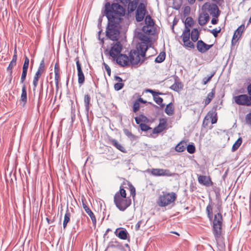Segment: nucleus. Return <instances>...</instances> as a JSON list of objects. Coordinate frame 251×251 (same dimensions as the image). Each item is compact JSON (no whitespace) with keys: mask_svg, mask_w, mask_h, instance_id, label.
Listing matches in <instances>:
<instances>
[{"mask_svg":"<svg viewBox=\"0 0 251 251\" xmlns=\"http://www.w3.org/2000/svg\"><path fill=\"white\" fill-rule=\"evenodd\" d=\"M115 60L118 64L123 67L128 65L130 63L129 57L126 54H120Z\"/></svg>","mask_w":251,"mask_h":251,"instance_id":"obj_13","label":"nucleus"},{"mask_svg":"<svg viewBox=\"0 0 251 251\" xmlns=\"http://www.w3.org/2000/svg\"><path fill=\"white\" fill-rule=\"evenodd\" d=\"M21 101L25 104L27 101V93L25 84H24L22 89V94L21 96Z\"/></svg>","mask_w":251,"mask_h":251,"instance_id":"obj_25","label":"nucleus"},{"mask_svg":"<svg viewBox=\"0 0 251 251\" xmlns=\"http://www.w3.org/2000/svg\"><path fill=\"white\" fill-rule=\"evenodd\" d=\"M116 42L111 44V46L109 50L110 56L114 60L116 58L120 55L122 49V45L120 42L115 41Z\"/></svg>","mask_w":251,"mask_h":251,"instance_id":"obj_7","label":"nucleus"},{"mask_svg":"<svg viewBox=\"0 0 251 251\" xmlns=\"http://www.w3.org/2000/svg\"><path fill=\"white\" fill-rule=\"evenodd\" d=\"M222 222V214L220 213L215 214L213 222V232L217 241L220 240L221 237Z\"/></svg>","mask_w":251,"mask_h":251,"instance_id":"obj_5","label":"nucleus"},{"mask_svg":"<svg viewBox=\"0 0 251 251\" xmlns=\"http://www.w3.org/2000/svg\"><path fill=\"white\" fill-rule=\"evenodd\" d=\"M176 199L175 193H166L160 196L157 203L160 206H166L174 202Z\"/></svg>","mask_w":251,"mask_h":251,"instance_id":"obj_6","label":"nucleus"},{"mask_svg":"<svg viewBox=\"0 0 251 251\" xmlns=\"http://www.w3.org/2000/svg\"><path fill=\"white\" fill-rule=\"evenodd\" d=\"M194 23V21L193 19L191 17H187L185 21V28H190L191 27Z\"/></svg>","mask_w":251,"mask_h":251,"instance_id":"obj_37","label":"nucleus"},{"mask_svg":"<svg viewBox=\"0 0 251 251\" xmlns=\"http://www.w3.org/2000/svg\"><path fill=\"white\" fill-rule=\"evenodd\" d=\"M16 63L11 61L10 64H9L8 67H7V71H10V73H12V70L14 66L16 65Z\"/></svg>","mask_w":251,"mask_h":251,"instance_id":"obj_52","label":"nucleus"},{"mask_svg":"<svg viewBox=\"0 0 251 251\" xmlns=\"http://www.w3.org/2000/svg\"><path fill=\"white\" fill-rule=\"evenodd\" d=\"M75 60H76V68H77V73L78 72H82V70L81 69V65H80V64L79 63L78 59L77 58H76L75 59Z\"/></svg>","mask_w":251,"mask_h":251,"instance_id":"obj_51","label":"nucleus"},{"mask_svg":"<svg viewBox=\"0 0 251 251\" xmlns=\"http://www.w3.org/2000/svg\"><path fill=\"white\" fill-rule=\"evenodd\" d=\"M135 120L136 121V123L137 124H140L141 123V122L142 121V120L141 119V117H136L135 118Z\"/></svg>","mask_w":251,"mask_h":251,"instance_id":"obj_59","label":"nucleus"},{"mask_svg":"<svg viewBox=\"0 0 251 251\" xmlns=\"http://www.w3.org/2000/svg\"><path fill=\"white\" fill-rule=\"evenodd\" d=\"M206 212L207 213L208 218L211 219L212 216V206L211 205L209 204L207 206Z\"/></svg>","mask_w":251,"mask_h":251,"instance_id":"obj_41","label":"nucleus"},{"mask_svg":"<svg viewBox=\"0 0 251 251\" xmlns=\"http://www.w3.org/2000/svg\"><path fill=\"white\" fill-rule=\"evenodd\" d=\"M165 53L164 52L160 53L155 58V61L157 63H161L165 59Z\"/></svg>","mask_w":251,"mask_h":251,"instance_id":"obj_39","label":"nucleus"},{"mask_svg":"<svg viewBox=\"0 0 251 251\" xmlns=\"http://www.w3.org/2000/svg\"><path fill=\"white\" fill-rule=\"evenodd\" d=\"M103 65L104 66V68L106 70L108 75H110V74H111V69H110L109 66L105 63H103Z\"/></svg>","mask_w":251,"mask_h":251,"instance_id":"obj_54","label":"nucleus"},{"mask_svg":"<svg viewBox=\"0 0 251 251\" xmlns=\"http://www.w3.org/2000/svg\"><path fill=\"white\" fill-rule=\"evenodd\" d=\"M141 222L139 221L137 223V224L135 226V228L136 230H138L140 228V224H141Z\"/></svg>","mask_w":251,"mask_h":251,"instance_id":"obj_62","label":"nucleus"},{"mask_svg":"<svg viewBox=\"0 0 251 251\" xmlns=\"http://www.w3.org/2000/svg\"><path fill=\"white\" fill-rule=\"evenodd\" d=\"M17 58V54H16V50L15 49L14 50V54L13 56V58H12V60L11 61L16 63Z\"/></svg>","mask_w":251,"mask_h":251,"instance_id":"obj_55","label":"nucleus"},{"mask_svg":"<svg viewBox=\"0 0 251 251\" xmlns=\"http://www.w3.org/2000/svg\"><path fill=\"white\" fill-rule=\"evenodd\" d=\"M213 45H207L202 40H199L197 44V48L198 51L201 53H204L209 50Z\"/></svg>","mask_w":251,"mask_h":251,"instance_id":"obj_14","label":"nucleus"},{"mask_svg":"<svg viewBox=\"0 0 251 251\" xmlns=\"http://www.w3.org/2000/svg\"><path fill=\"white\" fill-rule=\"evenodd\" d=\"M115 79L119 82H121L122 81V79L120 77L118 76H115Z\"/></svg>","mask_w":251,"mask_h":251,"instance_id":"obj_63","label":"nucleus"},{"mask_svg":"<svg viewBox=\"0 0 251 251\" xmlns=\"http://www.w3.org/2000/svg\"><path fill=\"white\" fill-rule=\"evenodd\" d=\"M244 28V26H239L234 32L233 38H232V42H236L240 38L241 36V33L243 32V29Z\"/></svg>","mask_w":251,"mask_h":251,"instance_id":"obj_19","label":"nucleus"},{"mask_svg":"<svg viewBox=\"0 0 251 251\" xmlns=\"http://www.w3.org/2000/svg\"><path fill=\"white\" fill-rule=\"evenodd\" d=\"M183 42L184 43V45L185 47L190 48H194V45L193 43L190 41V39L186 40V41L183 40Z\"/></svg>","mask_w":251,"mask_h":251,"instance_id":"obj_43","label":"nucleus"},{"mask_svg":"<svg viewBox=\"0 0 251 251\" xmlns=\"http://www.w3.org/2000/svg\"><path fill=\"white\" fill-rule=\"evenodd\" d=\"M138 0H129L127 3L128 10L130 12L134 11L137 8Z\"/></svg>","mask_w":251,"mask_h":251,"instance_id":"obj_23","label":"nucleus"},{"mask_svg":"<svg viewBox=\"0 0 251 251\" xmlns=\"http://www.w3.org/2000/svg\"><path fill=\"white\" fill-rule=\"evenodd\" d=\"M120 22L108 21L106 36L111 40L117 41L120 34Z\"/></svg>","mask_w":251,"mask_h":251,"instance_id":"obj_4","label":"nucleus"},{"mask_svg":"<svg viewBox=\"0 0 251 251\" xmlns=\"http://www.w3.org/2000/svg\"><path fill=\"white\" fill-rule=\"evenodd\" d=\"M107 248H116L122 250L123 249V247L118 241L116 240H112L108 244Z\"/></svg>","mask_w":251,"mask_h":251,"instance_id":"obj_21","label":"nucleus"},{"mask_svg":"<svg viewBox=\"0 0 251 251\" xmlns=\"http://www.w3.org/2000/svg\"><path fill=\"white\" fill-rule=\"evenodd\" d=\"M124 86V84L121 82L116 83L114 85V88L116 90L118 91L121 90Z\"/></svg>","mask_w":251,"mask_h":251,"instance_id":"obj_50","label":"nucleus"},{"mask_svg":"<svg viewBox=\"0 0 251 251\" xmlns=\"http://www.w3.org/2000/svg\"><path fill=\"white\" fill-rule=\"evenodd\" d=\"M209 20V16L208 13H203L200 15L199 17V23L201 25H205Z\"/></svg>","mask_w":251,"mask_h":251,"instance_id":"obj_18","label":"nucleus"},{"mask_svg":"<svg viewBox=\"0 0 251 251\" xmlns=\"http://www.w3.org/2000/svg\"><path fill=\"white\" fill-rule=\"evenodd\" d=\"M27 69H23V72L21 78V83H23L25 79L26 76L27 75Z\"/></svg>","mask_w":251,"mask_h":251,"instance_id":"obj_45","label":"nucleus"},{"mask_svg":"<svg viewBox=\"0 0 251 251\" xmlns=\"http://www.w3.org/2000/svg\"><path fill=\"white\" fill-rule=\"evenodd\" d=\"M187 146L186 142L181 141L178 143L176 147V151L177 152H182L185 150Z\"/></svg>","mask_w":251,"mask_h":251,"instance_id":"obj_26","label":"nucleus"},{"mask_svg":"<svg viewBox=\"0 0 251 251\" xmlns=\"http://www.w3.org/2000/svg\"><path fill=\"white\" fill-rule=\"evenodd\" d=\"M221 28L219 27L212 30H209L210 33H211L215 37H217L218 34L220 32Z\"/></svg>","mask_w":251,"mask_h":251,"instance_id":"obj_44","label":"nucleus"},{"mask_svg":"<svg viewBox=\"0 0 251 251\" xmlns=\"http://www.w3.org/2000/svg\"><path fill=\"white\" fill-rule=\"evenodd\" d=\"M188 0V2H189V3H190V4H193L195 1V0Z\"/></svg>","mask_w":251,"mask_h":251,"instance_id":"obj_64","label":"nucleus"},{"mask_svg":"<svg viewBox=\"0 0 251 251\" xmlns=\"http://www.w3.org/2000/svg\"><path fill=\"white\" fill-rule=\"evenodd\" d=\"M78 82L79 84L82 85L84 83L85 81V76L83 73V72H78Z\"/></svg>","mask_w":251,"mask_h":251,"instance_id":"obj_38","label":"nucleus"},{"mask_svg":"<svg viewBox=\"0 0 251 251\" xmlns=\"http://www.w3.org/2000/svg\"><path fill=\"white\" fill-rule=\"evenodd\" d=\"M146 92H150L152 94L153 97V99H154V100L155 101V102L159 104V105H160L161 106H164V104H162V102H163V99L161 98V97H159L158 96L159 95H161V93H158V92H156L154 91H153V90H151V89H147L146 90Z\"/></svg>","mask_w":251,"mask_h":251,"instance_id":"obj_15","label":"nucleus"},{"mask_svg":"<svg viewBox=\"0 0 251 251\" xmlns=\"http://www.w3.org/2000/svg\"><path fill=\"white\" fill-rule=\"evenodd\" d=\"M146 12V6L143 3H140L137 8L136 13V19L138 22L142 21L145 16Z\"/></svg>","mask_w":251,"mask_h":251,"instance_id":"obj_12","label":"nucleus"},{"mask_svg":"<svg viewBox=\"0 0 251 251\" xmlns=\"http://www.w3.org/2000/svg\"><path fill=\"white\" fill-rule=\"evenodd\" d=\"M54 79L55 82L56 86L57 87L59 84V81L60 79V75L59 72V69L57 65L56 64L54 66Z\"/></svg>","mask_w":251,"mask_h":251,"instance_id":"obj_31","label":"nucleus"},{"mask_svg":"<svg viewBox=\"0 0 251 251\" xmlns=\"http://www.w3.org/2000/svg\"><path fill=\"white\" fill-rule=\"evenodd\" d=\"M234 102L238 105L247 106H251V97L246 94H242L233 98Z\"/></svg>","mask_w":251,"mask_h":251,"instance_id":"obj_8","label":"nucleus"},{"mask_svg":"<svg viewBox=\"0 0 251 251\" xmlns=\"http://www.w3.org/2000/svg\"><path fill=\"white\" fill-rule=\"evenodd\" d=\"M165 128V122H160L157 126L153 130V133H159L162 132Z\"/></svg>","mask_w":251,"mask_h":251,"instance_id":"obj_27","label":"nucleus"},{"mask_svg":"<svg viewBox=\"0 0 251 251\" xmlns=\"http://www.w3.org/2000/svg\"><path fill=\"white\" fill-rule=\"evenodd\" d=\"M182 84L179 82H176L171 86V89L176 92L179 91L182 88Z\"/></svg>","mask_w":251,"mask_h":251,"instance_id":"obj_35","label":"nucleus"},{"mask_svg":"<svg viewBox=\"0 0 251 251\" xmlns=\"http://www.w3.org/2000/svg\"><path fill=\"white\" fill-rule=\"evenodd\" d=\"M215 95V90L212 89L211 92L208 94L206 99L204 100L205 105L208 104L213 99Z\"/></svg>","mask_w":251,"mask_h":251,"instance_id":"obj_32","label":"nucleus"},{"mask_svg":"<svg viewBox=\"0 0 251 251\" xmlns=\"http://www.w3.org/2000/svg\"><path fill=\"white\" fill-rule=\"evenodd\" d=\"M187 147V151L190 153H193L195 151V147L193 145H189Z\"/></svg>","mask_w":251,"mask_h":251,"instance_id":"obj_46","label":"nucleus"},{"mask_svg":"<svg viewBox=\"0 0 251 251\" xmlns=\"http://www.w3.org/2000/svg\"><path fill=\"white\" fill-rule=\"evenodd\" d=\"M216 115L217 113L215 111H210L206 116L205 118H207V119H210L211 120V123L214 124L217 121Z\"/></svg>","mask_w":251,"mask_h":251,"instance_id":"obj_22","label":"nucleus"},{"mask_svg":"<svg viewBox=\"0 0 251 251\" xmlns=\"http://www.w3.org/2000/svg\"><path fill=\"white\" fill-rule=\"evenodd\" d=\"M144 41L139 43L135 50L130 51L129 62L131 65H137L144 61L146 52L148 48L147 43L149 42V39L148 37H146Z\"/></svg>","mask_w":251,"mask_h":251,"instance_id":"obj_1","label":"nucleus"},{"mask_svg":"<svg viewBox=\"0 0 251 251\" xmlns=\"http://www.w3.org/2000/svg\"><path fill=\"white\" fill-rule=\"evenodd\" d=\"M190 28H185V29L183 30L182 35L183 41H186V40L190 39Z\"/></svg>","mask_w":251,"mask_h":251,"instance_id":"obj_36","label":"nucleus"},{"mask_svg":"<svg viewBox=\"0 0 251 251\" xmlns=\"http://www.w3.org/2000/svg\"><path fill=\"white\" fill-rule=\"evenodd\" d=\"M29 59L27 56L25 57V62L23 65V69H28L29 65Z\"/></svg>","mask_w":251,"mask_h":251,"instance_id":"obj_49","label":"nucleus"},{"mask_svg":"<svg viewBox=\"0 0 251 251\" xmlns=\"http://www.w3.org/2000/svg\"><path fill=\"white\" fill-rule=\"evenodd\" d=\"M90 100H91L90 96L88 94L85 95L84 98V104H85V110H86L87 113H88L89 111Z\"/></svg>","mask_w":251,"mask_h":251,"instance_id":"obj_29","label":"nucleus"},{"mask_svg":"<svg viewBox=\"0 0 251 251\" xmlns=\"http://www.w3.org/2000/svg\"><path fill=\"white\" fill-rule=\"evenodd\" d=\"M70 217H71V213L69 212L68 209L67 208V210L66 212V213L64 216V219L63 221V228H65L67 224L69 223L70 220Z\"/></svg>","mask_w":251,"mask_h":251,"instance_id":"obj_33","label":"nucleus"},{"mask_svg":"<svg viewBox=\"0 0 251 251\" xmlns=\"http://www.w3.org/2000/svg\"><path fill=\"white\" fill-rule=\"evenodd\" d=\"M217 22H218V20L215 18H212V19L211 20V23L213 25L217 24Z\"/></svg>","mask_w":251,"mask_h":251,"instance_id":"obj_61","label":"nucleus"},{"mask_svg":"<svg viewBox=\"0 0 251 251\" xmlns=\"http://www.w3.org/2000/svg\"><path fill=\"white\" fill-rule=\"evenodd\" d=\"M165 111V113L169 116L173 114L174 110L172 103H170L167 105Z\"/></svg>","mask_w":251,"mask_h":251,"instance_id":"obj_34","label":"nucleus"},{"mask_svg":"<svg viewBox=\"0 0 251 251\" xmlns=\"http://www.w3.org/2000/svg\"><path fill=\"white\" fill-rule=\"evenodd\" d=\"M130 191H131L132 196L134 197L135 195V189L134 187H132L130 188Z\"/></svg>","mask_w":251,"mask_h":251,"instance_id":"obj_58","label":"nucleus"},{"mask_svg":"<svg viewBox=\"0 0 251 251\" xmlns=\"http://www.w3.org/2000/svg\"><path fill=\"white\" fill-rule=\"evenodd\" d=\"M145 23L147 25V26H144L143 28V30L145 31L146 30V28H148L149 26H153L154 25V23L153 22L152 19L151 17L150 16L148 15L145 18Z\"/></svg>","mask_w":251,"mask_h":251,"instance_id":"obj_28","label":"nucleus"},{"mask_svg":"<svg viewBox=\"0 0 251 251\" xmlns=\"http://www.w3.org/2000/svg\"><path fill=\"white\" fill-rule=\"evenodd\" d=\"M139 107H140L139 103L137 102H135L134 103L133 106V109L134 112H136V111H137L139 109Z\"/></svg>","mask_w":251,"mask_h":251,"instance_id":"obj_53","label":"nucleus"},{"mask_svg":"<svg viewBox=\"0 0 251 251\" xmlns=\"http://www.w3.org/2000/svg\"><path fill=\"white\" fill-rule=\"evenodd\" d=\"M150 172L152 175L156 176H172L175 175L169 170L163 169H151Z\"/></svg>","mask_w":251,"mask_h":251,"instance_id":"obj_10","label":"nucleus"},{"mask_svg":"<svg viewBox=\"0 0 251 251\" xmlns=\"http://www.w3.org/2000/svg\"><path fill=\"white\" fill-rule=\"evenodd\" d=\"M215 73H213L210 75L208 76V77H204L202 79V83L204 85L206 84L209 81L211 80V78L213 77V76L214 75Z\"/></svg>","mask_w":251,"mask_h":251,"instance_id":"obj_42","label":"nucleus"},{"mask_svg":"<svg viewBox=\"0 0 251 251\" xmlns=\"http://www.w3.org/2000/svg\"><path fill=\"white\" fill-rule=\"evenodd\" d=\"M202 9L205 11L208 12L214 17H217L219 15L218 7L215 4L205 3L202 6Z\"/></svg>","mask_w":251,"mask_h":251,"instance_id":"obj_9","label":"nucleus"},{"mask_svg":"<svg viewBox=\"0 0 251 251\" xmlns=\"http://www.w3.org/2000/svg\"><path fill=\"white\" fill-rule=\"evenodd\" d=\"M245 121L247 124L251 125V111L246 116Z\"/></svg>","mask_w":251,"mask_h":251,"instance_id":"obj_47","label":"nucleus"},{"mask_svg":"<svg viewBox=\"0 0 251 251\" xmlns=\"http://www.w3.org/2000/svg\"><path fill=\"white\" fill-rule=\"evenodd\" d=\"M45 71L44 60L42 59L41 61L37 71L36 72L33 78V85L34 90L36 88L38 84L39 79Z\"/></svg>","mask_w":251,"mask_h":251,"instance_id":"obj_11","label":"nucleus"},{"mask_svg":"<svg viewBox=\"0 0 251 251\" xmlns=\"http://www.w3.org/2000/svg\"><path fill=\"white\" fill-rule=\"evenodd\" d=\"M105 15L108 20H111L116 22H121L122 16L125 14V9L118 3H113L111 5L107 3L105 6Z\"/></svg>","mask_w":251,"mask_h":251,"instance_id":"obj_2","label":"nucleus"},{"mask_svg":"<svg viewBox=\"0 0 251 251\" xmlns=\"http://www.w3.org/2000/svg\"><path fill=\"white\" fill-rule=\"evenodd\" d=\"M114 233L116 236L123 240H126L127 238L128 234V233L126 229H123L120 228H117L114 232Z\"/></svg>","mask_w":251,"mask_h":251,"instance_id":"obj_17","label":"nucleus"},{"mask_svg":"<svg viewBox=\"0 0 251 251\" xmlns=\"http://www.w3.org/2000/svg\"><path fill=\"white\" fill-rule=\"evenodd\" d=\"M119 2H121L124 5H126L129 2V0H117Z\"/></svg>","mask_w":251,"mask_h":251,"instance_id":"obj_56","label":"nucleus"},{"mask_svg":"<svg viewBox=\"0 0 251 251\" xmlns=\"http://www.w3.org/2000/svg\"><path fill=\"white\" fill-rule=\"evenodd\" d=\"M247 91L249 97H251V83L247 87Z\"/></svg>","mask_w":251,"mask_h":251,"instance_id":"obj_57","label":"nucleus"},{"mask_svg":"<svg viewBox=\"0 0 251 251\" xmlns=\"http://www.w3.org/2000/svg\"><path fill=\"white\" fill-rule=\"evenodd\" d=\"M125 133L128 136H132V134L131 132H130L128 130L125 129L124 130Z\"/></svg>","mask_w":251,"mask_h":251,"instance_id":"obj_60","label":"nucleus"},{"mask_svg":"<svg viewBox=\"0 0 251 251\" xmlns=\"http://www.w3.org/2000/svg\"><path fill=\"white\" fill-rule=\"evenodd\" d=\"M110 142L112 145L116 147L118 150L123 152H126V150L125 147L123 146L121 144H120L116 140L112 139L111 140Z\"/></svg>","mask_w":251,"mask_h":251,"instance_id":"obj_24","label":"nucleus"},{"mask_svg":"<svg viewBox=\"0 0 251 251\" xmlns=\"http://www.w3.org/2000/svg\"><path fill=\"white\" fill-rule=\"evenodd\" d=\"M140 127L142 131H148L149 129H150L151 128L147 125L145 124H140Z\"/></svg>","mask_w":251,"mask_h":251,"instance_id":"obj_48","label":"nucleus"},{"mask_svg":"<svg viewBox=\"0 0 251 251\" xmlns=\"http://www.w3.org/2000/svg\"><path fill=\"white\" fill-rule=\"evenodd\" d=\"M126 190L120 188V191L117 192L114 197V202L116 207L121 211L125 210L131 203V199L126 197Z\"/></svg>","mask_w":251,"mask_h":251,"instance_id":"obj_3","label":"nucleus"},{"mask_svg":"<svg viewBox=\"0 0 251 251\" xmlns=\"http://www.w3.org/2000/svg\"><path fill=\"white\" fill-rule=\"evenodd\" d=\"M242 142V140L241 138H238V139L236 141V142L233 144L232 150V151H235L240 147L241 143Z\"/></svg>","mask_w":251,"mask_h":251,"instance_id":"obj_40","label":"nucleus"},{"mask_svg":"<svg viewBox=\"0 0 251 251\" xmlns=\"http://www.w3.org/2000/svg\"><path fill=\"white\" fill-rule=\"evenodd\" d=\"M83 207L85 212L89 215V216L91 218L93 224L94 225H96V219L93 212L86 204L84 203L83 204Z\"/></svg>","mask_w":251,"mask_h":251,"instance_id":"obj_20","label":"nucleus"},{"mask_svg":"<svg viewBox=\"0 0 251 251\" xmlns=\"http://www.w3.org/2000/svg\"><path fill=\"white\" fill-rule=\"evenodd\" d=\"M198 180L199 183L205 186H209L212 183L210 178L205 176H198Z\"/></svg>","mask_w":251,"mask_h":251,"instance_id":"obj_16","label":"nucleus"},{"mask_svg":"<svg viewBox=\"0 0 251 251\" xmlns=\"http://www.w3.org/2000/svg\"><path fill=\"white\" fill-rule=\"evenodd\" d=\"M199 37V32L198 29L194 28L191 33V38L193 42L197 41Z\"/></svg>","mask_w":251,"mask_h":251,"instance_id":"obj_30","label":"nucleus"}]
</instances>
